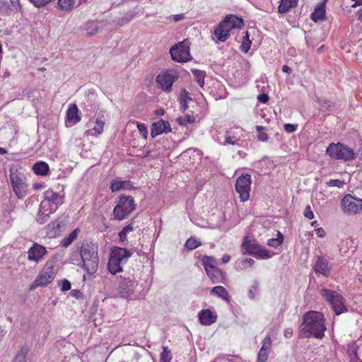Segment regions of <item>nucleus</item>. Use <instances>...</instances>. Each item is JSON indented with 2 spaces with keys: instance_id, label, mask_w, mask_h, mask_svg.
Returning a JSON list of instances; mask_svg holds the SVG:
<instances>
[{
  "instance_id": "1",
  "label": "nucleus",
  "mask_w": 362,
  "mask_h": 362,
  "mask_svg": "<svg viewBox=\"0 0 362 362\" xmlns=\"http://www.w3.org/2000/svg\"><path fill=\"white\" fill-rule=\"evenodd\" d=\"M62 203V197L57 192L49 189L45 191L35 218L36 221L40 224H44L48 221L50 214L54 213Z\"/></svg>"
},
{
  "instance_id": "2",
  "label": "nucleus",
  "mask_w": 362,
  "mask_h": 362,
  "mask_svg": "<svg viewBox=\"0 0 362 362\" xmlns=\"http://www.w3.org/2000/svg\"><path fill=\"white\" fill-rule=\"evenodd\" d=\"M302 330L308 333L309 336L321 339L326 330L323 314L316 311H309L305 313L303 315Z\"/></svg>"
},
{
  "instance_id": "3",
  "label": "nucleus",
  "mask_w": 362,
  "mask_h": 362,
  "mask_svg": "<svg viewBox=\"0 0 362 362\" xmlns=\"http://www.w3.org/2000/svg\"><path fill=\"white\" fill-rule=\"evenodd\" d=\"M80 255L86 270L90 274L95 273L98 267V245L93 242L83 243Z\"/></svg>"
},
{
  "instance_id": "4",
  "label": "nucleus",
  "mask_w": 362,
  "mask_h": 362,
  "mask_svg": "<svg viewBox=\"0 0 362 362\" xmlns=\"http://www.w3.org/2000/svg\"><path fill=\"white\" fill-rule=\"evenodd\" d=\"M244 25L243 18L234 15H228L220 22L214 30V35L219 41L224 42L230 37V31L234 28H240Z\"/></svg>"
},
{
  "instance_id": "5",
  "label": "nucleus",
  "mask_w": 362,
  "mask_h": 362,
  "mask_svg": "<svg viewBox=\"0 0 362 362\" xmlns=\"http://www.w3.org/2000/svg\"><path fill=\"white\" fill-rule=\"evenodd\" d=\"M326 153L332 160L349 161L356 158L354 150L341 142L329 144L326 149Z\"/></svg>"
},
{
  "instance_id": "6",
  "label": "nucleus",
  "mask_w": 362,
  "mask_h": 362,
  "mask_svg": "<svg viewBox=\"0 0 362 362\" xmlns=\"http://www.w3.org/2000/svg\"><path fill=\"white\" fill-rule=\"evenodd\" d=\"M191 42L188 39L179 42L172 46L169 50L173 61L184 64L193 59L190 53Z\"/></svg>"
},
{
  "instance_id": "7",
  "label": "nucleus",
  "mask_w": 362,
  "mask_h": 362,
  "mask_svg": "<svg viewBox=\"0 0 362 362\" xmlns=\"http://www.w3.org/2000/svg\"><path fill=\"white\" fill-rule=\"evenodd\" d=\"M136 209L134 198L132 196L121 195L113 209L114 219H125Z\"/></svg>"
},
{
  "instance_id": "8",
  "label": "nucleus",
  "mask_w": 362,
  "mask_h": 362,
  "mask_svg": "<svg viewBox=\"0 0 362 362\" xmlns=\"http://www.w3.org/2000/svg\"><path fill=\"white\" fill-rule=\"evenodd\" d=\"M320 293L322 296L329 303L336 315H339L347 311L344 305L345 300L341 294L327 288H322Z\"/></svg>"
},
{
  "instance_id": "9",
  "label": "nucleus",
  "mask_w": 362,
  "mask_h": 362,
  "mask_svg": "<svg viewBox=\"0 0 362 362\" xmlns=\"http://www.w3.org/2000/svg\"><path fill=\"white\" fill-rule=\"evenodd\" d=\"M55 276L53 262H47L43 269L30 285V289L33 290L39 286H46L54 280Z\"/></svg>"
},
{
  "instance_id": "10",
  "label": "nucleus",
  "mask_w": 362,
  "mask_h": 362,
  "mask_svg": "<svg viewBox=\"0 0 362 362\" xmlns=\"http://www.w3.org/2000/svg\"><path fill=\"white\" fill-rule=\"evenodd\" d=\"M242 248L244 250V254H249L261 259H269L271 257L269 252L265 248L261 247L255 240H252L248 236L244 238Z\"/></svg>"
},
{
  "instance_id": "11",
  "label": "nucleus",
  "mask_w": 362,
  "mask_h": 362,
  "mask_svg": "<svg viewBox=\"0 0 362 362\" xmlns=\"http://www.w3.org/2000/svg\"><path fill=\"white\" fill-rule=\"evenodd\" d=\"M341 209L349 215L360 214L362 211V199L347 194L341 200Z\"/></svg>"
},
{
  "instance_id": "12",
  "label": "nucleus",
  "mask_w": 362,
  "mask_h": 362,
  "mask_svg": "<svg viewBox=\"0 0 362 362\" xmlns=\"http://www.w3.org/2000/svg\"><path fill=\"white\" fill-rule=\"evenodd\" d=\"M251 183V175L249 174L242 175L236 180L235 191L239 194V198L243 202L250 199Z\"/></svg>"
},
{
  "instance_id": "13",
  "label": "nucleus",
  "mask_w": 362,
  "mask_h": 362,
  "mask_svg": "<svg viewBox=\"0 0 362 362\" xmlns=\"http://www.w3.org/2000/svg\"><path fill=\"white\" fill-rule=\"evenodd\" d=\"M10 180L13 192L19 199L24 198L27 194V185L23 180L21 175L18 173L17 170L11 169Z\"/></svg>"
},
{
  "instance_id": "14",
  "label": "nucleus",
  "mask_w": 362,
  "mask_h": 362,
  "mask_svg": "<svg viewBox=\"0 0 362 362\" xmlns=\"http://www.w3.org/2000/svg\"><path fill=\"white\" fill-rule=\"evenodd\" d=\"M179 78V74L175 69H168L160 76V88L165 92H170L173 83Z\"/></svg>"
},
{
  "instance_id": "15",
  "label": "nucleus",
  "mask_w": 362,
  "mask_h": 362,
  "mask_svg": "<svg viewBox=\"0 0 362 362\" xmlns=\"http://www.w3.org/2000/svg\"><path fill=\"white\" fill-rule=\"evenodd\" d=\"M314 272L317 276L328 277L329 276L332 267L328 260L324 256H317L313 267Z\"/></svg>"
},
{
  "instance_id": "16",
  "label": "nucleus",
  "mask_w": 362,
  "mask_h": 362,
  "mask_svg": "<svg viewBox=\"0 0 362 362\" xmlns=\"http://www.w3.org/2000/svg\"><path fill=\"white\" fill-rule=\"evenodd\" d=\"M136 285L134 281L129 278L122 279L119 282L117 289L119 296L126 299L130 298L134 293Z\"/></svg>"
},
{
  "instance_id": "17",
  "label": "nucleus",
  "mask_w": 362,
  "mask_h": 362,
  "mask_svg": "<svg viewBox=\"0 0 362 362\" xmlns=\"http://www.w3.org/2000/svg\"><path fill=\"white\" fill-rule=\"evenodd\" d=\"M28 260L39 263L47 253L45 247L35 243L28 250Z\"/></svg>"
},
{
  "instance_id": "18",
  "label": "nucleus",
  "mask_w": 362,
  "mask_h": 362,
  "mask_svg": "<svg viewBox=\"0 0 362 362\" xmlns=\"http://www.w3.org/2000/svg\"><path fill=\"white\" fill-rule=\"evenodd\" d=\"M131 255L132 252L127 249L115 247L111 250L110 257L123 264L127 262Z\"/></svg>"
},
{
  "instance_id": "19",
  "label": "nucleus",
  "mask_w": 362,
  "mask_h": 362,
  "mask_svg": "<svg viewBox=\"0 0 362 362\" xmlns=\"http://www.w3.org/2000/svg\"><path fill=\"white\" fill-rule=\"evenodd\" d=\"M205 272L213 284L225 283L226 281V273L217 267L208 269Z\"/></svg>"
},
{
  "instance_id": "20",
  "label": "nucleus",
  "mask_w": 362,
  "mask_h": 362,
  "mask_svg": "<svg viewBox=\"0 0 362 362\" xmlns=\"http://www.w3.org/2000/svg\"><path fill=\"white\" fill-rule=\"evenodd\" d=\"M198 317L200 323L203 325H211L217 320V315L209 309L202 310Z\"/></svg>"
},
{
  "instance_id": "21",
  "label": "nucleus",
  "mask_w": 362,
  "mask_h": 362,
  "mask_svg": "<svg viewBox=\"0 0 362 362\" xmlns=\"http://www.w3.org/2000/svg\"><path fill=\"white\" fill-rule=\"evenodd\" d=\"M325 2L319 4L315 8V11L311 13V19L317 23L320 21H323L325 18Z\"/></svg>"
},
{
  "instance_id": "22",
  "label": "nucleus",
  "mask_w": 362,
  "mask_h": 362,
  "mask_svg": "<svg viewBox=\"0 0 362 362\" xmlns=\"http://www.w3.org/2000/svg\"><path fill=\"white\" fill-rule=\"evenodd\" d=\"M95 124V125L92 129L85 132V135L97 136L103 132L105 122L100 118H97Z\"/></svg>"
},
{
  "instance_id": "23",
  "label": "nucleus",
  "mask_w": 362,
  "mask_h": 362,
  "mask_svg": "<svg viewBox=\"0 0 362 362\" xmlns=\"http://www.w3.org/2000/svg\"><path fill=\"white\" fill-rule=\"evenodd\" d=\"M210 293H211V295L216 296L218 298H221L222 300H223L228 303L230 301V296L228 291L226 290V288L222 286H214L211 290Z\"/></svg>"
},
{
  "instance_id": "24",
  "label": "nucleus",
  "mask_w": 362,
  "mask_h": 362,
  "mask_svg": "<svg viewBox=\"0 0 362 362\" xmlns=\"http://www.w3.org/2000/svg\"><path fill=\"white\" fill-rule=\"evenodd\" d=\"M75 6V0H58L57 8L66 13H70Z\"/></svg>"
},
{
  "instance_id": "25",
  "label": "nucleus",
  "mask_w": 362,
  "mask_h": 362,
  "mask_svg": "<svg viewBox=\"0 0 362 362\" xmlns=\"http://www.w3.org/2000/svg\"><path fill=\"white\" fill-rule=\"evenodd\" d=\"M78 109L76 104L70 105L66 112V118L68 121L73 124L78 123L81 120V118L78 117Z\"/></svg>"
},
{
  "instance_id": "26",
  "label": "nucleus",
  "mask_w": 362,
  "mask_h": 362,
  "mask_svg": "<svg viewBox=\"0 0 362 362\" xmlns=\"http://www.w3.org/2000/svg\"><path fill=\"white\" fill-rule=\"evenodd\" d=\"M298 0H281L278 7L280 13H285L297 6Z\"/></svg>"
},
{
  "instance_id": "27",
  "label": "nucleus",
  "mask_w": 362,
  "mask_h": 362,
  "mask_svg": "<svg viewBox=\"0 0 362 362\" xmlns=\"http://www.w3.org/2000/svg\"><path fill=\"white\" fill-rule=\"evenodd\" d=\"M61 225L58 221H52L47 226V235L54 238L59 235Z\"/></svg>"
},
{
  "instance_id": "28",
  "label": "nucleus",
  "mask_w": 362,
  "mask_h": 362,
  "mask_svg": "<svg viewBox=\"0 0 362 362\" xmlns=\"http://www.w3.org/2000/svg\"><path fill=\"white\" fill-rule=\"evenodd\" d=\"M33 170L36 175H45L49 171V166L45 162H37L34 164Z\"/></svg>"
},
{
  "instance_id": "29",
  "label": "nucleus",
  "mask_w": 362,
  "mask_h": 362,
  "mask_svg": "<svg viewBox=\"0 0 362 362\" xmlns=\"http://www.w3.org/2000/svg\"><path fill=\"white\" fill-rule=\"evenodd\" d=\"M107 269L112 274H116L122 271V264L111 257H109Z\"/></svg>"
},
{
  "instance_id": "30",
  "label": "nucleus",
  "mask_w": 362,
  "mask_h": 362,
  "mask_svg": "<svg viewBox=\"0 0 362 362\" xmlns=\"http://www.w3.org/2000/svg\"><path fill=\"white\" fill-rule=\"evenodd\" d=\"M192 73L198 85L200 87H203L204 86V78L206 76L205 71L199 69H192Z\"/></svg>"
},
{
  "instance_id": "31",
  "label": "nucleus",
  "mask_w": 362,
  "mask_h": 362,
  "mask_svg": "<svg viewBox=\"0 0 362 362\" xmlns=\"http://www.w3.org/2000/svg\"><path fill=\"white\" fill-rule=\"evenodd\" d=\"M201 262L205 270L216 267L217 264L216 259L211 256H204Z\"/></svg>"
},
{
  "instance_id": "32",
  "label": "nucleus",
  "mask_w": 362,
  "mask_h": 362,
  "mask_svg": "<svg viewBox=\"0 0 362 362\" xmlns=\"http://www.w3.org/2000/svg\"><path fill=\"white\" fill-rule=\"evenodd\" d=\"M79 233V229H74L67 237L64 238L62 241L64 247H69L76 239Z\"/></svg>"
},
{
  "instance_id": "33",
  "label": "nucleus",
  "mask_w": 362,
  "mask_h": 362,
  "mask_svg": "<svg viewBox=\"0 0 362 362\" xmlns=\"http://www.w3.org/2000/svg\"><path fill=\"white\" fill-rule=\"evenodd\" d=\"M192 100L189 93L186 90H183L180 94V104L182 109L185 111L188 108V102Z\"/></svg>"
},
{
  "instance_id": "34",
  "label": "nucleus",
  "mask_w": 362,
  "mask_h": 362,
  "mask_svg": "<svg viewBox=\"0 0 362 362\" xmlns=\"http://www.w3.org/2000/svg\"><path fill=\"white\" fill-rule=\"evenodd\" d=\"M251 44L252 42L250 40L249 32L246 31L245 33V35L243 37V41L240 45V50L244 53H247L251 47Z\"/></svg>"
},
{
  "instance_id": "35",
  "label": "nucleus",
  "mask_w": 362,
  "mask_h": 362,
  "mask_svg": "<svg viewBox=\"0 0 362 362\" xmlns=\"http://www.w3.org/2000/svg\"><path fill=\"white\" fill-rule=\"evenodd\" d=\"M284 240V236L283 235L279 232L278 233V237L274 238H270L267 240V245L270 247L276 248L279 245H281Z\"/></svg>"
},
{
  "instance_id": "36",
  "label": "nucleus",
  "mask_w": 362,
  "mask_h": 362,
  "mask_svg": "<svg viewBox=\"0 0 362 362\" xmlns=\"http://www.w3.org/2000/svg\"><path fill=\"white\" fill-rule=\"evenodd\" d=\"M200 245L201 242L198 239L193 237L188 238L185 243V247L189 250H194Z\"/></svg>"
},
{
  "instance_id": "37",
  "label": "nucleus",
  "mask_w": 362,
  "mask_h": 362,
  "mask_svg": "<svg viewBox=\"0 0 362 362\" xmlns=\"http://www.w3.org/2000/svg\"><path fill=\"white\" fill-rule=\"evenodd\" d=\"M124 185L125 182L120 180L119 179H116L111 182L110 189L112 192H117L122 189Z\"/></svg>"
},
{
  "instance_id": "38",
  "label": "nucleus",
  "mask_w": 362,
  "mask_h": 362,
  "mask_svg": "<svg viewBox=\"0 0 362 362\" xmlns=\"http://www.w3.org/2000/svg\"><path fill=\"white\" fill-rule=\"evenodd\" d=\"M160 362H170L172 359L171 351L166 346L163 347V352L160 354Z\"/></svg>"
},
{
  "instance_id": "39",
  "label": "nucleus",
  "mask_w": 362,
  "mask_h": 362,
  "mask_svg": "<svg viewBox=\"0 0 362 362\" xmlns=\"http://www.w3.org/2000/svg\"><path fill=\"white\" fill-rule=\"evenodd\" d=\"M180 125H186L187 124H193L195 122L196 119L193 115H185L178 119Z\"/></svg>"
},
{
  "instance_id": "40",
  "label": "nucleus",
  "mask_w": 362,
  "mask_h": 362,
  "mask_svg": "<svg viewBox=\"0 0 362 362\" xmlns=\"http://www.w3.org/2000/svg\"><path fill=\"white\" fill-rule=\"evenodd\" d=\"M256 129L258 132V140L261 141H267L269 139V136L268 134L264 132L265 128L262 126L257 125Z\"/></svg>"
},
{
  "instance_id": "41",
  "label": "nucleus",
  "mask_w": 362,
  "mask_h": 362,
  "mask_svg": "<svg viewBox=\"0 0 362 362\" xmlns=\"http://www.w3.org/2000/svg\"><path fill=\"white\" fill-rule=\"evenodd\" d=\"M27 353L28 351L26 349H21V350L16 356L13 362H26Z\"/></svg>"
},
{
  "instance_id": "42",
  "label": "nucleus",
  "mask_w": 362,
  "mask_h": 362,
  "mask_svg": "<svg viewBox=\"0 0 362 362\" xmlns=\"http://www.w3.org/2000/svg\"><path fill=\"white\" fill-rule=\"evenodd\" d=\"M272 346V339L269 335L265 337L262 340V345L260 349L269 352Z\"/></svg>"
},
{
  "instance_id": "43",
  "label": "nucleus",
  "mask_w": 362,
  "mask_h": 362,
  "mask_svg": "<svg viewBox=\"0 0 362 362\" xmlns=\"http://www.w3.org/2000/svg\"><path fill=\"white\" fill-rule=\"evenodd\" d=\"M99 29V26L98 25V23L91 22L88 23V26L87 28L88 34L89 35H93L98 33Z\"/></svg>"
},
{
  "instance_id": "44",
  "label": "nucleus",
  "mask_w": 362,
  "mask_h": 362,
  "mask_svg": "<svg viewBox=\"0 0 362 362\" xmlns=\"http://www.w3.org/2000/svg\"><path fill=\"white\" fill-rule=\"evenodd\" d=\"M238 139L230 132H226L225 135V142L226 144L235 145Z\"/></svg>"
},
{
  "instance_id": "45",
  "label": "nucleus",
  "mask_w": 362,
  "mask_h": 362,
  "mask_svg": "<svg viewBox=\"0 0 362 362\" xmlns=\"http://www.w3.org/2000/svg\"><path fill=\"white\" fill-rule=\"evenodd\" d=\"M171 131L170 124L163 119H160V134L162 132H169Z\"/></svg>"
},
{
  "instance_id": "46",
  "label": "nucleus",
  "mask_w": 362,
  "mask_h": 362,
  "mask_svg": "<svg viewBox=\"0 0 362 362\" xmlns=\"http://www.w3.org/2000/svg\"><path fill=\"white\" fill-rule=\"evenodd\" d=\"M344 182L342 181V180H330L329 181H328L327 182V185L328 187H337L338 188H341V187H343V186L344 185Z\"/></svg>"
},
{
  "instance_id": "47",
  "label": "nucleus",
  "mask_w": 362,
  "mask_h": 362,
  "mask_svg": "<svg viewBox=\"0 0 362 362\" xmlns=\"http://www.w3.org/2000/svg\"><path fill=\"white\" fill-rule=\"evenodd\" d=\"M269 352L265 351L263 349H260L258 354L257 362H267L268 359Z\"/></svg>"
},
{
  "instance_id": "48",
  "label": "nucleus",
  "mask_w": 362,
  "mask_h": 362,
  "mask_svg": "<svg viewBox=\"0 0 362 362\" xmlns=\"http://www.w3.org/2000/svg\"><path fill=\"white\" fill-rule=\"evenodd\" d=\"M138 12L136 11V9H133L127 12L123 16V18L129 23V21L135 18Z\"/></svg>"
},
{
  "instance_id": "49",
  "label": "nucleus",
  "mask_w": 362,
  "mask_h": 362,
  "mask_svg": "<svg viewBox=\"0 0 362 362\" xmlns=\"http://www.w3.org/2000/svg\"><path fill=\"white\" fill-rule=\"evenodd\" d=\"M71 289V283L67 279H64L61 283V291H67Z\"/></svg>"
},
{
  "instance_id": "50",
  "label": "nucleus",
  "mask_w": 362,
  "mask_h": 362,
  "mask_svg": "<svg viewBox=\"0 0 362 362\" xmlns=\"http://www.w3.org/2000/svg\"><path fill=\"white\" fill-rule=\"evenodd\" d=\"M137 128L139 132L144 136V137L146 138L148 132L146 126L144 124L138 123Z\"/></svg>"
},
{
  "instance_id": "51",
  "label": "nucleus",
  "mask_w": 362,
  "mask_h": 362,
  "mask_svg": "<svg viewBox=\"0 0 362 362\" xmlns=\"http://www.w3.org/2000/svg\"><path fill=\"white\" fill-rule=\"evenodd\" d=\"M259 102L266 104L269 101V96L266 93H261L257 96Z\"/></svg>"
},
{
  "instance_id": "52",
  "label": "nucleus",
  "mask_w": 362,
  "mask_h": 362,
  "mask_svg": "<svg viewBox=\"0 0 362 362\" xmlns=\"http://www.w3.org/2000/svg\"><path fill=\"white\" fill-rule=\"evenodd\" d=\"M296 125L291 124H286L284 125V130L288 133H292L294 132L296 130Z\"/></svg>"
},
{
  "instance_id": "53",
  "label": "nucleus",
  "mask_w": 362,
  "mask_h": 362,
  "mask_svg": "<svg viewBox=\"0 0 362 362\" xmlns=\"http://www.w3.org/2000/svg\"><path fill=\"white\" fill-rule=\"evenodd\" d=\"M158 122H153L152 124L151 136L156 137L158 135Z\"/></svg>"
},
{
  "instance_id": "54",
  "label": "nucleus",
  "mask_w": 362,
  "mask_h": 362,
  "mask_svg": "<svg viewBox=\"0 0 362 362\" xmlns=\"http://www.w3.org/2000/svg\"><path fill=\"white\" fill-rule=\"evenodd\" d=\"M304 215L306 218L308 219H313L314 218V214L313 211L311 210V208L310 206H308L305 210Z\"/></svg>"
},
{
  "instance_id": "55",
  "label": "nucleus",
  "mask_w": 362,
  "mask_h": 362,
  "mask_svg": "<svg viewBox=\"0 0 362 362\" xmlns=\"http://www.w3.org/2000/svg\"><path fill=\"white\" fill-rule=\"evenodd\" d=\"M71 295L76 299H80L82 297V293L78 289H74L71 291Z\"/></svg>"
},
{
  "instance_id": "56",
  "label": "nucleus",
  "mask_w": 362,
  "mask_h": 362,
  "mask_svg": "<svg viewBox=\"0 0 362 362\" xmlns=\"http://www.w3.org/2000/svg\"><path fill=\"white\" fill-rule=\"evenodd\" d=\"M172 18L175 22L180 21L185 18V15L183 13L176 14L173 16Z\"/></svg>"
},
{
  "instance_id": "57",
  "label": "nucleus",
  "mask_w": 362,
  "mask_h": 362,
  "mask_svg": "<svg viewBox=\"0 0 362 362\" xmlns=\"http://www.w3.org/2000/svg\"><path fill=\"white\" fill-rule=\"evenodd\" d=\"M243 264L245 265V264H247L248 265L249 267H252L255 264V261L252 259H250V258H248V259H244L243 262H242Z\"/></svg>"
},
{
  "instance_id": "58",
  "label": "nucleus",
  "mask_w": 362,
  "mask_h": 362,
  "mask_svg": "<svg viewBox=\"0 0 362 362\" xmlns=\"http://www.w3.org/2000/svg\"><path fill=\"white\" fill-rule=\"evenodd\" d=\"M316 233L319 238H323L325 235V232L322 228H318L315 230Z\"/></svg>"
},
{
  "instance_id": "59",
  "label": "nucleus",
  "mask_w": 362,
  "mask_h": 362,
  "mask_svg": "<svg viewBox=\"0 0 362 362\" xmlns=\"http://www.w3.org/2000/svg\"><path fill=\"white\" fill-rule=\"evenodd\" d=\"M127 23H128V22L123 17L121 18H119L116 23V24L118 27H121Z\"/></svg>"
},
{
  "instance_id": "60",
  "label": "nucleus",
  "mask_w": 362,
  "mask_h": 362,
  "mask_svg": "<svg viewBox=\"0 0 362 362\" xmlns=\"http://www.w3.org/2000/svg\"><path fill=\"white\" fill-rule=\"evenodd\" d=\"M293 334V329L291 328H286L284 330V336L287 338L291 337Z\"/></svg>"
},
{
  "instance_id": "61",
  "label": "nucleus",
  "mask_w": 362,
  "mask_h": 362,
  "mask_svg": "<svg viewBox=\"0 0 362 362\" xmlns=\"http://www.w3.org/2000/svg\"><path fill=\"white\" fill-rule=\"evenodd\" d=\"M230 260V256L229 255L225 254L222 258L221 262L223 264H226Z\"/></svg>"
},
{
  "instance_id": "62",
  "label": "nucleus",
  "mask_w": 362,
  "mask_h": 362,
  "mask_svg": "<svg viewBox=\"0 0 362 362\" xmlns=\"http://www.w3.org/2000/svg\"><path fill=\"white\" fill-rule=\"evenodd\" d=\"M127 233H125L124 231L123 230H121L119 233V240L121 241H124L126 239H127Z\"/></svg>"
},
{
  "instance_id": "63",
  "label": "nucleus",
  "mask_w": 362,
  "mask_h": 362,
  "mask_svg": "<svg viewBox=\"0 0 362 362\" xmlns=\"http://www.w3.org/2000/svg\"><path fill=\"white\" fill-rule=\"evenodd\" d=\"M122 230H123L125 233H128L129 232L133 231V226H132V224H129V225L126 226L125 227H124Z\"/></svg>"
},
{
  "instance_id": "64",
  "label": "nucleus",
  "mask_w": 362,
  "mask_h": 362,
  "mask_svg": "<svg viewBox=\"0 0 362 362\" xmlns=\"http://www.w3.org/2000/svg\"><path fill=\"white\" fill-rule=\"evenodd\" d=\"M358 19L362 21V7L357 12Z\"/></svg>"
}]
</instances>
